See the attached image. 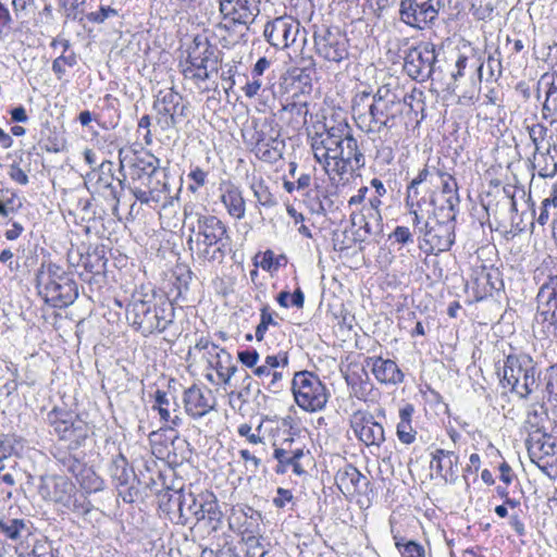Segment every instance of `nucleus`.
Listing matches in <instances>:
<instances>
[{
  "label": "nucleus",
  "instance_id": "1",
  "mask_svg": "<svg viewBox=\"0 0 557 557\" xmlns=\"http://www.w3.org/2000/svg\"><path fill=\"white\" fill-rule=\"evenodd\" d=\"M323 127L311 137V149L330 178L342 181L348 173L364 166V156L346 120Z\"/></svg>",
  "mask_w": 557,
  "mask_h": 557
},
{
  "label": "nucleus",
  "instance_id": "2",
  "mask_svg": "<svg viewBox=\"0 0 557 557\" xmlns=\"http://www.w3.org/2000/svg\"><path fill=\"white\" fill-rule=\"evenodd\" d=\"M401 110L399 96L386 85L379 87L373 95L368 90L358 91L351 100L352 117L366 134H380L393 128Z\"/></svg>",
  "mask_w": 557,
  "mask_h": 557
},
{
  "label": "nucleus",
  "instance_id": "3",
  "mask_svg": "<svg viewBox=\"0 0 557 557\" xmlns=\"http://www.w3.org/2000/svg\"><path fill=\"white\" fill-rule=\"evenodd\" d=\"M195 223L189 227L187 245L193 257L200 263H222L232 250L228 226L216 215L196 212L190 214Z\"/></svg>",
  "mask_w": 557,
  "mask_h": 557
},
{
  "label": "nucleus",
  "instance_id": "4",
  "mask_svg": "<svg viewBox=\"0 0 557 557\" xmlns=\"http://www.w3.org/2000/svg\"><path fill=\"white\" fill-rule=\"evenodd\" d=\"M163 497H168L164 504L166 510L178 511V523L182 525L203 523L210 532H216L223 524V512L216 496L210 491L199 494L185 492L184 490L172 491Z\"/></svg>",
  "mask_w": 557,
  "mask_h": 557
},
{
  "label": "nucleus",
  "instance_id": "5",
  "mask_svg": "<svg viewBox=\"0 0 557 557\" xmlns=\"http://www.w3.org/2000/svg\"><path fill=\"white\" fill-rule=\"evenodd\" d=\"M175 318V309L166 297L134 294L126 307V319L133 329L147 337L163 333Z\"/></svg>",
  "mask_w": 557,
  "mask_h": 557
},
{
  "label": "nucleus",
  "instance_id": "6",
  "mask_svg": "<svg viewBox=\"0 0 557 557\" xmlns=\"http://www.w3.org/2000/svg\"><path fill=\"white\" fill-rule=\"evenodd\" d=\"M36 287L45 302L54 308H65L78 296L73 274L51 261L42 262L38 269Z\"/></svg>",
  "mask_w": 557,
  "mask_h": 557
},
{
  "label": "nucleus",
  "instance_id": "7",
  "mask_svg": "<svg viewBox=\"0 0 557 557\" xmlns=\"http://www.w3.org/2000/svg\"><path fill=\"white\" fill-rule=\"evenodd\" d=\"M38 494L42 499L58 504L64 510L78 515L89 511L86 496L66 476H42L38 485Z\"/></svg>",
  "mask_w": 557,
  "mask_h": 557
},
{
  "label": "nucleus",
  "instance_id": "8",
  "mask_svg": "<svg viewBox=\"0 0 557 557\" xmlns=\"http://www.w3.org/2000/svg\"><path fill=\"white\" fill-rule=\"evenodd\" d=\"M539 373L533 359L525 354L508 355L503 367V384L510 387L511 393L527 399L539 387Z\"/></svg>",
  "mask_w": 557,
  "mask_h": 557
},
{
  "label": "nucleus",
  "instance_id": "9",
  "mask_svg": "<svg viewBox=\"0 0 557 557\" xmlns=\"http://www.w3.org/2000/svg\"><path fill=\"white\" fill-rule=\"evenodd\" d=\"M292 392L296 404L309 412L323 410L330 397L326 386L310 371H299L294 374Z\"/></svg>",
  "mask_w": 557,
  "mask_h": 557
},
{
  "label": "nucleus",
  "instance_id": "10",
  "mask_svg": "<svg viewBox=\"0 0 557 557\" xmlns=\"http://www.w3.org/2000/svg\"><path fill=\"white\" fill-rule=\"evenodd\" d=\"M134 197L146 205H159L163 208L173 203L174 197L171 195L165 170L160 166L149 176L135 186H131Z\"/></svg>",
  "mask_w": 557,
  "mask_h": 557
},
{
  "label": "nucleus",
  "instance_id": "11",
  "mask_svg": "<svg viewBox=\"0 0 557 557\" xmlns=\"http://www.w3.org/2000/svg\"><path fill=\"white\" fill-rule=\"evenodd\" d=\"M47 422L60 440L79 446L88 436V424L73 412L53 408L47 414Z\"/></svg>",
  "mask_w": 557,
  "mask_h": 557
},
{
  "label": "nucleus",
  "instance_id": "12",
  "mask_svg": "<svg viewBox=\"0 0 557 557\" xmlns=\"http://www.w3.org/2000/svg\"><path fill=\"white\" fill-rule=\"evenodd\" d=\"M437 61L436 47L432 42H421L408 50L404 69L414 81L425 82L435 72Z\"/></svg>",
  "mask_w": 557,
  "mask_h": 557
},
{
  "label": "nucleus",
  "instance_id": "13",
  "mask_svg": "<svg viewBox=\"0 0 557 557\" xmlns=\"http://www.w3.org/2000/svg\"><path fill=\"white\" fill-rule=\"evenodd\" d=\"M313 38L315 53L323 60L341 63L348 58L349 41L338 28H319Z\"/></svg>",
  "mask_w": 557,
  "mask_h": 557
},
{
  "label": "nucleus",
  "instance_id": "14",
  "mask_svg": "<svg viewBox=\"0 0 557 557\" xmlns=\"http://www.w3.org/2000/svg\"><path fill=\"white\" fill-rule=\"evenodd\" d=\"M443 220L435 215L434 222L426 221L419 232L424 235V240L432 250L447 251L455 243L456 213L443 212Z\"/></svg>",
  "mask_w": 557,
  "mask_h": 557
},
{
  "label": "nucleus",
  "instance_id": "15",
  "mask_svg": "<svg viewBox=\"0 0 557 557\" xmlns=\"http://www.w3.org/2000/svg\"><path fill=\"white\" fill-rule=\"evenodd\" d=\"M444 5L443 0H401L400 18L409 26L423 29L436 20Z\"/></svg>",
  "mask_w": 557,
  "mask_h": 557
},
{
  "label": "nucleus",
  "instance_id": "16",
  "mask_svg": "<svg viewBox=\"0 0 557 557\" xmlns=\"http://www.w3.org/2000/svg\"><path fill=\"white\" fill-rule=\"evenodd\" d=\"M259 3L260 0H220L219 10L225 23H220L218 27L230 30L239 24L248 29L260 13Z\"/></svg>",
  "mask_w": 557,
  "mask_h": 557
},
{
  "label": "nucleus",
  "instance_id": "17",
  "mask_svg": "<svg viewBox=\"0 0 557 557\" xmlns=\"http://www.w3.org/2000/svg\"><path fill=\"white\" fill-rule=\"evenodd\" d=\"M153 109L158 115V124L163 129L175 127L182 121V117L186 116V106L183 103V97L172 88L158 92Z\"/></svg>",
  "mask_w": 557,
  "mask_h": 557
},
{
  "label": "nucleus",
  "instance_id": "18",
  "mask_svg": "<svg viewBox=\"0 0 557 557\" xmlns=\"http://www.w3.org/2000/svg\"><path fill=\"white\" fill-rule=\"evenodd\" d=\"M300 28L298 20L290 15H283L264 25L263 36L273 48L284 50L295 44Z\"/></svg>",
  "mask_w": 557,
  "mask_h": 557
},
{
  "label": "nucleus",
  "instance_id": "19",
  "mask_svg": "<svg viewBox=\"0 0 557 557\" xmlns=\"http://www.w3.org/2000/svg\"><path fill=\"white\" fill-rule=\"evenodd\" d=\"M187 63L196 69V73L191 74V78L199 81L209 79V73L216 71V48L208 39L196 37L193 46L188 49Z\"/></svg>",
  "mask_w": 557,
  "mask_h": 557
},
{
  "label": "nucleus",
  "instance_id": "20",
  "mask_svg": "<svg viewBox=\"0 0 557 557\" xmlns=\"http://www.w3.org/2000/svg\"><path fill=\"white\" fill-rule=\"evenodd\" d=\"M350 426L358 437L367 446L380 447L385 441L384 428L367 411L358 410L350 418Z\"/></svg>",
  "mask_w": 557,
  "mask_h": 557
},
{
  "label": "nucleus",
  "instance_id": "21",
  "mask_svg": "<svg viewBox=\"0 0 557 557\" xmlns=\"http://www.w3.org/2000/svg\"><path fill=\"white\" fill-rule=\"evenodd\" d=\"M537 310L543 320L557 327V270L550 271L537 296Z\"/></svg>",
  "mask_w": 557,
  "mask_h": 557
},
{
  "label": "nucleus",
  "instance_id": "22",
  "mask_svg": "<svg viewBox=\"0 0 557 557\" xmlns=\"http://www.w3.org/2000/svg\"><path fill=\"white\" fill-rule=\"evenodd\" d=\"M185 412L193 419H200L214 409L215 404L208 388L191 385L183 395Z\"/></svg>",
  "mask_w": 557,
  "mask_h": 557
},
{
  "label": "nucleus",
  "instance_id": "23",
  "mask_svg": "<svg viewBox=\"0 0 557 557\" xmlns=\"http://www.w3.org/2000/svg\"><path fill=\"white\" fill-rule=\"evenodd\" d=\"M112 170L113 163L111 161H103L97 170L88 174V180L94 182L96 191H102L106 197H111L115 205H117L123 190V181L117 180V184L113 185L114 176Z\"/></svg>",
  "mask_w": 557,
  "mask_h": 557
},
{
  "label": "nucleus",
  "instance_id": "24",
  "mask_svg": "<svg viewBox=\"0 0 557 557\" xmlns=\"http://www.w3.org/2000/svg\"><path fill=\"white\" fill-rule=\"evenodd\" d=\"M431 456L430 467L435 470L437 476L446 483H455L458 479V455L453 450L437 448Z\"/></svg>",
  "mask_w": 557,
  "mask_h": 557
},
{
  "label": "nucleus",
  "instance_id": "25",
  "mask_svg": "<svg viewBox=\"0 0 557 557\" xmlns=\"http://www.w3.org/2000/svg\"><path fill=\"white\" fill-rule=\"evenodd\" d=\"M285 143L278 134L267 135L263 131L256 132L253 152L257 158L268 163H275L283 157Z\"/></svg>",
  "mask_w": 557,
  "mask_h": 557
},
{
  "label": "nucleus",
  "instance_id": "26",
  "mask_svg": "<svg viewBox=\"0 0 557 557\" xmlns=\"http://www.w3.org/2000/svg\"><path fill=\"white\" fill-rule=\"evenodd\" d=\"M366 367L371 370L380 383L396 385L404 381V373L397 363L391 359L368 357L366 359Z\"/></svg>",
  "mask_w": 557,
  "mask_h": 557
},
{
  "label": "nucleus",
  "instance_id": "27",
  "mask_svg": "<svg viewBox=\"0 0 557 557\" xmlns=\"http://www.w3.org/2000/svg\"><path fill=\"white\" fill-rule=\"evenodd\" d=\"M110 474L115 487L119 488V495L122 496L124 502L132 503V488L128 485L131 481L135 480V473L122 455L113 459L110 466Z\"/></svg>",
  "mask_w": 557,
  "mask_h": 557
},
{
  "label": "nucleus",
  "instance_id": "28",
  "mask_svg": "<svg viewBox=\"0 0 557 557\" xmlns=\"http://www.w3.org/2000/svg\"><path fill=\"white\" fill-rule=\"evenodd\" d=\"M34 525L25 518H11L0 515V535L13 543H22L33 534Z\"/></svg>",
  "mask_w": 557,
  "mask_h": 557
},
{
  "label": "nucleus",
  "instance_id": "29",
  "mask_svg": "<svg viewBox=\"0 0 557 557\" xmlns=\"http://www.w3.org/2000/svg\"><path fill=\"white\" fill-rule=\"evenodd\" d=\"M525 444L531 460L539 466L540 460L547 456H554L556 453V441L546 430L528 436Z\"/></svg>",
  "mask_w": 557,
  "mask_h": 557
},
{
  "label": "nucleus",
  "instance_id": "30",
  "mask_svg": "<svg viewBox=\"0 0 557 557\" xmlns=\"http://www.w3.org/2000/svg\"><path fill=\"white\" fill-rule=\"evenodd\" d=\"M207 361L210 368L214 369L221 382L227 385L232 376L237 371V366L233 360L232 355L224 348L219 346L207 356Z\"/></svg>",
  "mask_w": 557,
  "mask_h": 557
},
{
  "label": "nucleus",
  "instance_id": "31",
  "mask_svg": "<svg viewBox=\"0 0 557 557\" xmlns=\"http://www.w3.org/2000/svg\"><path fill=\"white\" fill-rule=\"evenodd\" d=\"M160 166V160L151 153H134L129 161V177L132 186L140 183L145 176L153 173Z\"/></svg>",
  "mask_w": 557,
  "mask_h": 557
},
{
  "label": "nucleus",
  "instance_id": "32",
  "mask_svg": "<svg viewBox=\"0 0 557 557\" xmlns=\"http://www.w3.org/2000/svg\"><path fill=\"white\" fill-rule=\"evenodd\" d=\"M336 482L342 491L349 494L361 492L369 484L367 478L351 465L338 471Z\"/></svg>",
  "mask_w": 557,
  "mask_h": 557
},
{
  "label": "nucleus",
  "instance_id": "33",
  "mask_svg": "<svg viewBox=\"0 0 557 557\" xmlns=\"http://www.w3.org/2000/svg\"><path fill=\"white\" fill-rule=\"evenodd\" d=\"M304 456L301 448L287 449L285 447H276L273 457L277 460V473H285L287 467H292L293 472L297 475L305 473L304 468L299 463V459Z\"/></svg>",
  "mask_w": 557,
  "mask_h": 557
},
{
  "label": "nucleus",
  "instance_id": "34",
  "mask_svg": "<svg viewBox=\"0 0 557 557\" xmlns=\"http://www.w3.org/2000/svg\"><path fill=\"white\" fill-rule=\"evenodd\" d=\"M221 201L232 218L236 220L244 219L246 213V202L238 187L228 185L221 195Z\"/></svg>",
  "mask_w": 557,
  "mask_h": 557
},
{
  "label": "nucleus",
  "instance_id": "35",
  "mask_svg": "<svg viewBox=\"0 0 557 557\" xmlns=\"http://www.w3.org/2000/svg\"><path fill=\"white\" fill-rule=\"evenodd\" d=\"M414 409L413 406L407 404L399 410V422L397 424L396 434L398 440L404 444H411L416 441L417 432L411 425V417Z\"/></svg>",
  "mask_w": 557,
  "mask_h": 557
},
{
  "label": "nucleus",
  "instance_id": "36",
  "mask_svg": "<svg viewBox=\"0 0 557 557\" xmlns=\"http://www.w3.org/2000/svg\"><path fill=\"white\" fill-rule=\"evenodd\" d=\"M548 421V413L544 405H531L524 421V428L529 435L536 434V432L545 431V424Z\"/></svg>",
  "mask_w": 557,
  "mask_h": 557
},
{
  "label": "nucleus",
  "instance_id": "37",
  "mask_svg": "<svg viewBox=\"0 0 557 557\" xmlns=\"http://www.w3.org/2000/svg\"><path fill=\"white\" fill-rule=\"evenodd\" d=\"M23 203L17 194L10 188L0 189V220L11 219Z\"/></svg>",
  "mask_w": 557,
  "mask_h": 557
},
{
  "label": "nucleus",
  "instance_id": "38",
  "mask_svg": "<svg viewBox=\"0 0 557 557\" xmlns=\"http://www.w3.org/2000/svg\"><path fill=\"white\" fill-rule=\"evenodd\" d=\"M361 228L367 235L380 236L383 232L382 215L380 210L362 208Z\"/></svg>",
  "mask_w": 557,
  "mask_h": 557
},
{
  "label": "nucleus",
  "instance_id": "39",
  "mask_svg": "<svg viewBox=\"0 0 557 557\" xmlns=\"http://www.w3.org/2000/svg\"><path fill=\"white\" fill-rule=\"evenodd\" d=\"M442 184V193L446 196L445 206H442L438 210L441 213L445 211L455 212L456 208L459 206V196H458V186L456 180L453 177H447L445 181L441 182Z\"/></svg>",
  "mask_w": 557,
  "mask_h": 557
},
{
  "label": "nucleus",
  "instance_id": "40",
  "mask_svg": "<svg viewBox=\"0 0 557 557\" xmlns=\"http://www.w3.org/2000/svg\"><path fill=\"white\" fill-rule=\"evenodd\" d=\"M154 403L153 409L158 410L161 420L171 422V428L178 426L182 423L178 416L171 417L169 409L171 401L165 392L158 389L154 395Z\"/></svg>",
  "mask_w": 557,
  "mask_h": 557
},
{
  "label": "nucleus",
  "instance_id": "41",
  "mask_svg": "<svg viewBox=\"0 0 557 557\" xmlns=\"http://www.w3.org/2000/svg\"><path fill=\"white\" fill-rule=\"evenodd\" d=\"M251 189L258 206L272 208L277 205L276 197L271 193L270 188L263 181L253 182L251 184Z\"/></svg>",
  "mask_w": 557,
  "mask_h": 557
},
{
  "label": "nucleus",
  "instance_id": "42",
  "mask_svg": "<svg viewBox=\"0 0 557 557\" xmlns=\"http://www.w3.org/2000/svg\"><path fill=\"white\" fill-rule=\"evenodd\" d=\"M394 540L401 557H425V549L421 544L398 536H394Z\"/></svg>",
  "mask_w": 557,
  "mask_h": 557
},
{
  "label": "nucleus",
  "instance_id": "43",
  "mask_svg": "<svg viewBox=\"0 0 557 557\" xmlns=\"http://www.w3.org/2000/svg\"><path fill=\"white\" fill-rule=\"evenodd\" d=\"M544 164H540L539 175L541 177H554L557 173V146H549L546 152L542 153Z\"/></svg>",
  "mask_w": 557,
  "mask_h": 557
},
{
  "label": "nucleus",
  "instance_id": "44",
  "mask_svg": "<svg viewBox=\"0 0 557 557\" xmlns=\"http://www.w3.org/2000/svg\"><path fill=\"white\" fill-rule=\"evenodd\" d=\"M245 381H247V386L243 391L232 392L230 394V403H231L230 405L232 406V408H234L238 411L243 410L245 403L247 401L246 396L249 393V386H250V381H251V377L249 374H246L244 382Z\"/></svg>",
  "mask_w": 557,
  "mask_h": 557
},
{
  "label": "nucleus",
  "instance_id": "45",
  "mask_svg": "<svg viewBox=\"0 0 557 557\" xmlns=\"http://www.w3.org/2000/svg\"><path fill=\"white\" fill-rule=\"evenodd\" d=\"M76 57L74 53L69 55H60L52 62V71L53 73L61 78L65 73V65L73 67L76 64Z\"/></svg>",
  "mask_w": 557,
  "mask_h": 557
},
{
  "label": "nucleus",
  "instance_id": "46",
  "mask_svg": "<svg viewBox=\"0 0 557 557\" xmlns=\"http://www.w3.org/2000/svg\"><path fill=\"white\" fill-rule=\"evenodd\" d=\"M548 399L557 405V366L550 367L545 375Z\"/></svg>",
  "mask_w": 557,
  "mask_h": 557
},
{
  "label": "nucleus",
  "instance_id": "47",
  "mask_svg": "<svg viewBox=\"0 0 557 557\" xmlns=\"http://www.w3.org/2000/svg\"><path fill=\"white\" fill-rule=\"evenodd\" d=\"M283 371L274 370L271 372L268 381H262V385L271 393L277 394L283 389Z\"/></svg>",
  "mask_w": 557,
  "mask_h": 557
},
{
  "label": "nucleus",
  "instance_id": "48",
  "mask_svg": "<svg viewBox=\"0 0 557 557\" xmlns=\"http://www.w3.org/2000/svg\"><path fill=\"white\" fill-rule=\"evenodd\" d=\"M0 263L4 264L12 274H17L21 271V264L17 259H14L11 249H3L0 252Z\"/></svg>",
  "mask_w": 557,
  "mask_h": 557
},
{
  "label": "nucleus",
  "instance_id": "49",
  "mask_svg": "<svg viewBox=\"0 0 557 557\" xmlns=\"http://www.w3.org/2000/svg\"><path fill=\"white\" fill-rule=\"evenodd\" d=\"M543 111L557 114V86L550 83L546 92V100L543 104Z\"/></svg>",
  "mask_w": 557,
  "mask_h": 557
},
{
  "label": "nucleus",
  "instance_id": "50",
  "mask_svg": "<svg viewBox=\"0 0 557 557\" xmlns=\"http://www.w3.org/2000/svg\"><path fill=\"white\" fill-rule=\"evenodd\" d=\"M264 363L272 370H277L278 368L285 369L288 366V356L287 352H278L277 355H269L264 359Z\"/></svg>",
  "mask_w": 557,
  "mask_h": 557
},
{
  "label": "nucleus",
  "instance_id": "51",
  "mask_svg": "<svg viewBox=\"0 0 557 557\" xmlns=\"http://www.w3.org/2000/svg\"><path fill=\"white\" fill-rule=\"evenodd\" d=\"M17 472L14 469H5L4 466H0V486L7 485L9 490L17 488Z\"/></svg>",
  "mask_w": 557,
  "mask_h": 557
},
{
  "label": "nucleus",
  "instance_id": "52",
  "mask_svg": "<svg viewBox=\"0 0 557 557\" xmlns=\"http://www.w3.org/2000/svg\"><path fill=\"white\" fill-rule=\"evenodd\" d=\"M389 238H393L395 243L401 245L413 243V235L406 226H397L389 235Z\"/></svg>",
  "mask_w": 557,
  "mask_h": 557
},
{
  "label": "nucleus",
  "instance_id": "53",
  "mask_svg": "<svg viewBox=\"0 0 557 557\" xmlns=\"http://www.w3.org/2000/svg\"><path fill=\"white\" fill-rule=\"evenodd\" d=\"M473 8L475 9V15L478 18L485 20L491 17L494 4L492 0H475Z\"/></svg>",
  "mask_w": 557,
  "mask_h": 557
},
{
  "label": "nucleus",
  "instance_id": "54",
  "mask_svg": "<svg viewBox=\"0 0 557 557\" xmlns=\"http://www.w3.org/2000/svg\"><path fill=\"white\" fill-rule=\"evenodd\" d=\"M431 174L430 170L428 168L422 169L416 178H413L408 186L407 189V203L409 205V199H412L413 196H417L418 194V185L425 182L428 176Z\"/></svg>",
  "mask_w": 557,
  "mask_h": 557
},
{
  "label": "nucleus",
  "instance_id": "55",
  "mask_svg": "<svg viewBox=\"0 0 557 557\" xmlns=\"http://www.w3.org/2000/svg\"><path fill=\"white\" fill-rule=\"evenodd\" d=\"M12 17L9 9L0 2V38L8 36L11 30Z\"/></svg>",
  "mask_w": 557,
  "mask_h": 557
},
{
  "label": "nucleus",
  "instance_id": "56",
  "mask_svg": "<svg viewBox=\"0 0 557 557\" xmlns=\"http://www.w3.org/2000/svg\"><path fill=\"white\" fill-rule=\"evenodd\" d=\"M208 173L202 169L196 166L190 171L188 177L195 183V185H190L189 189L191 191H196L199 187H202L207 183Z\"/></svg>",
  "mask_w": 557,
  "mask_h": 557
},
{
  "label": "nucleus",
  "instance_id": "57",
  "mask_svg": "<svg viewBox=\"0 0 557 557\" xmlns=\"http://www.w3.org/2000/svg\"><path fill=\"white\" fill-rule=\"evenodd\" d=\"M117 15V11L111 7H100L99 11L88 14V20L95 23H103L107 18Z\"/></svg>",
  "mask_w": 557,
  "mask_h": 557
},
{
  "label": "nucleus",
  "instance_id": "58",
  "mask_svg": "<svg viewBox=\"0 0 557 557\" xmlns=\"http://www.w3.org/2000/svg\"><path fill=\"white\" fill-rule=\"evenodd\" d=\"M238 359L244 366L255 368L259 360V354L256 349L242 350L238 351Z\"/></svg>",
  "mask_w": 557,
  "mask_h": 557
},
{
  "label": "nucleus",
  "instance_id": "59",
  "mask_svg": "<svg viewBox=\"0 0 557 557\" xmlns=\"http://www.w3.org/2000/svg\"><path fill=\"white\" fill-rule=\"evenodd\" d=\"M33 2L34 0H12L15 16L17 18L27 16Z\"/></svg>",
  "mask_w": 557,
  "mask_h": 557
},
{
  "label": "nucleus",
  "instance_id": "60",
  "mask_svg": "<svg viewBox=\"0 0 557 557\" xmlns=\"http://www.w3.org/2000/svg\"><path fill=\"white\" fill-rule=\"evenodd\" d=\"M293 499V494L289 490L278 487L276 491V496L273 498V504L277 508H283L285 505Z\"/></svg>",
  "mask_w": 557,
  "mask_h": 557
},
{
  "label": "nucleus",
  "instance_id": "61",
  "mask_svg": "<svg viewBox=\"0 0 557 557\" xmlns=\"http://www.w3.org/2000/svg\"><path fill=\"white\" fill-rule=\"evenodd\" d=\"M9 176L12 181L21 184V185H27L28 184V176L27 174L17 165H11L9 171Z\"/></svg>",
  "mask_w": 557,
  "mask_h": 557
},
{
  "label": "nucleus",
  "instance_id": "62",
  "mask_svg": "<svg viewBox=\"0 0 557 557\" xmlns=\"http://www.w3.org/2000/svg\"><path fill=\"white\" fill-rule=\"evenodd\" d=\"M276 313L274 311H271L269 305H264L261 309H260V322H262L264 325H267L268 327L270 325H273V326H276L278 323L277 321H275L274 319V315Z\"/></svg>",
  "mask_w": 557,
  "mask_h": 557
},
{
  "label": "nucleus",
  "instance_id": "63",
  "mask_svg": "<svg viewBox=\"0 0 557 557\" xmlns=\"http://www.w3.org/2000/svg\"><path fill=\"white\" fill-rule=\"evenodd\" d=\"M237 432L240 436L247 437L251 444H259L262 442V438L258 434L251 433V426L247 423L240 424Z\"/></svg>",
  "mask_w": 557,
  "mask_h": 557
},
{
  "label": "nucleus",
  "instance_id": "64",
  "mask_svg": "<svg viewBox=\"0 0 557 557\" xmlns=\"http://www.w3.org/2000/svg\"><path fill=\"white\" fill-rule=\"evenodd\" d=\"M262 86V82L259 77L252 76V81L248 82L244 89L245 96L248 98H252L258 95L260 88Z\"/></svg>",
  "mask_w": 557,
  "mask_h": 557
}]
</instances>
